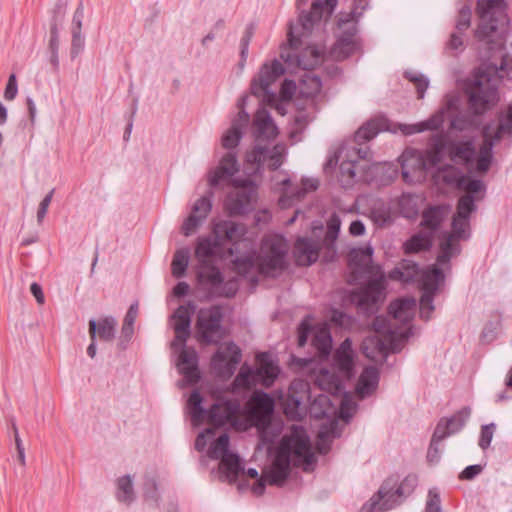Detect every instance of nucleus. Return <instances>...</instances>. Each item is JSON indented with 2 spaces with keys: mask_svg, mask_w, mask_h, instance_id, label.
Returning a JSON list of instances; mask_svg holds the SVG:
<instances>
[{
  "mask_svg": "<svg viewBox=\"0 0 512 512\" xmlns=\"http://www.w3.org/2000/svg\"><path fill=\"white\" fill-rule=\"evenodd\" d=\"M432 245V238L430 234H415L404 245V251L407 254L418 253L423 250H427Z\"/></svg>",
  "mask_w": 512,
  "mask_h": 512,
  "instance_id": "49530a36",
  "label": "nucleus"
},
{
  "mask_svg": "<svg viewBox=\"0 0 512 512\" xmlns=\"http://www.w3.org/2000/svg\"><path fill=\"white\" fill-rule=\"evenodd\" d=\"M84 47V38L81 30L72 29L71 57L75 58Z\"/></svg>",
  "mask_w": 512,
  "mask_h": 512,
  "instance_id": "338daca9",
  "label": "nucleus"
},
{
  "mask_svg": "<svg viewBox=\"0 0 512 512\" xmlns=\"http://www.w3.org/2000/svg\"><path fill=\"white\" fill-rule=\"evenodd\" d=\"M315 455L311 449L309 437L304 428L292 426L289 435L283 437L271 465L263 472L262 477L252 487L253 494L260 496L265 483L280 485L289 475L290 466L311 469Z\"/></svg>",
  "mask_w": 512,
  "mask_h": 512,
  "instance_id": "f03ea898",
  "label": "nucleus"
},
{
  "mask_svg": "<svg viewBox=\"0 0 512 512\" xmlns=\"http://www.w3.org/2000/svg\"><path fill=\"white\" fill-rule=\"evenodd\" d=\"M374 335L366 337L362 342V352L370 360L383 359L391 352L400 351L408 339V329H392L384 317H376L373 321Z\"/></svg>",
  "mask_w": 512,
  "mask_h": 512,
  "instance_id": "0eeeda50",
  "label": "nucleus"
},
{
  "mask_svg": "<svg viewBox=\"0 0 512 512\" xmlns=\"http://www.w3.org/2000/svg\"><path fill=\"white\" fill-rule=\"evenodd\" d=\"M365 10L366 9L362 10L361 7L358 6V0H354L351 12L348 13L345 17H340L338 20V27L341 30L339 36L353 40H359L357 37V22Z\"/></svg>",
  "mask_w": 512,
  "mask_h": 512,
  "instance_id": "f704fd0d",
  "label": "nucleus"
},
{
  "mask_svg": "<svg viewBox=\"0 0 512 512\" xmlns=\"http://www.w3.org/2000/svg\"><path fill=\"white\" fill-rule=\"evenodd\" d=\"M505 134L512 135V103L509 105L507 113L500 117L499 126L494 136H492L489 126L484 127V141L476 162H474L475 149L471 141L447 142L442 136L436 137L434 141L435 145L443 147L444 158L448 156L455 163L464 164L471 172L486 173L491 165L494 144Z\"/></svg>",
  "mask_w": 512,
  "mask_h": 512,
  "instance_id": "7ed1b4c3",
  "label": "nucleus"
},
{
  "mask_svg": "<svg viewBox=\"0 0 512 512\" xmlns=\"http://www.w3.org/2000/svg\"><path fill=\"white\" fill-rule=\"evenodd\" d=\"M356 411L355 402L347 395L343 397L339 408V417L345 421H349Z\"/></svg>",
  "mask_w": 512,
  "mask_h": 512,
  "instance_id": "052dcab7",
  "label": "nucleus"
},
{
  "mask_svg": "<svg viewBox=\"0 0 512 512\" xmlns=\"http://www.w3.org/2000/svg\"><path fill=\"white\" fill-rule=\"evenodd\" d=\"M286 69L284 65L278 60L274 59L270 62H264L259 68L256 75L253 76L250 82L251 96H281L290 97L296 96L297 85L292 79H284L281 83L280 91L277 94L272 90V85L284 75Z\"/></svg>",
  "mask_w": 512,
  "mask_h": 512,
  "instance_id": "6e6552de",
  "label": "nucleus"
},
{
  "mask_svg": "<svg viewBox=\"0 0 512 512\" xmlns=\"http://www.w3.org/2000/svg\"><path fill=\"white\" fill-rule=\"evenodd\" d=\"M116 498L126 505H130L134 502L135 492L130 475H125L117 479Z\"/></svg>",
  "mask_w": 512,
  "mask_h": 512,
  "instance_id": "c03bdc74",
  "label": "nucleus"
},
{
  "mask_svg": "<svg viewBox=\"0 0 512 512\" xmlns=\"http://www.w3.org/2000/svg\"><path fill=\"white\" fill-rule=\"evenodd\" d=\"M330 412V400L325 395H319L311 407V413L316 417L327 416Z\"/></svg>",
  "mask_w": 512,
  "mask_h": 512,
  "instance_id": "4d7b16f0",
  "label": "nucleus"
},
{
  "mask_svg": "<svg viewBox=\"0 0 512 512\" xmlns=\"http://www.w3.org/2000/svg\"><path fill=\"white\" fill-rule=\"evenodd\" d=\"M187 408L193 425L201 424L207 413L202 407V397L198 391H193L189 396Z\"/></svg>",
  "mask_w": 512,
  "mask_h": 512,
  "instance_id": "a18cd8bd",
  "label": "nucleus"
},
{
  "mask_svg": "<svg viewBox=\"0 0 512 512\" xmlns=\"http://www.w3.org/2000/svg\"><path fill=\"white\" fill-rule=\"evenodd\" d=\"M198 281L203 286L216 289L223 282L221 272L214 264L199 265L197 271Z\"/></svg>",
  "mask_w": 512,
  "mask_h": 512,
  "instance_id": "58836bf2",
  "label": "nucleus"
},
{
  "mask_svg": "<svg viewBox=\"0 0 512 512\" xmlns=\"http://www.w3.org/2000/svg\"><path fill=\"white\" fill-rule=\"evenodd\" d=\"M384 282L385 275L377 267L375 278L370 279L365 286L352 293V303L365 314L374 313L385 298Z\"/></svg>",
  "mask_w": 512,
  "mask_h": 512,
  "instance_id": "2eb2a0df",
  "label": "nucleus"
},
{
  "mask_svg": "<svg viewBox=\"0 0 512 512\" xmlns=\"http://www.w3.org/2000/svg\"><path fill=\"white\" fill-rule=\"evenodd\" d=\"M240 410V403L234 399H220L208 412L209 422L216 426L232 423Z\"/></svg>",
  "mask_w": 512,
  "mask_h": 512,
  "instance_id": "c85d7f7f",
  "label": "nucleus"
},
{
  "mask_svg": "<svg viewBox=\"0 0 512 512\" xmlns=\"http://www.w3.org/2000/svg\"><path fill=\"white\" fill-rule=\"evenodd\" d=\"M190 252L188 248L178 249L171 263L172 275L176 278L184 276L189 264Z\"/></svg>",
  "mask_w": 512,
  "mask_h": 512,
  "instance_id": "de8ad7c7",
  "label": "nucleus"
},
{
  "mask_svg": "<svg viewBox=\"0 0 512 512\" xmlns=\"http://www.w3.org/2000/svg\"><path fill=\"white\" fill-rule=\"evenodd\" d=\"M444 160V149L435 145L425 151L408 148L399 157L402 176L405 182H413L423 176L424 172L436 167Z\"/></svg>",
  "mask_w": 512,
  "mask_h": 512,
  "instance_id": "9b49d317",
  "label": "nucleus"
},
{
  "mask_svg": "<svg viewBox=\"0 0 512 512\" xmlns=\"http://www.w3.org/2000/svg\"><path fill=\"white\" fill-rule=\"evenodd\" d=\"M495 430V424L491 423L488 425H484L481 429V435L479 439V446L482 449H486L489 447Z\"/></svg>",
  "mask_w": 512,
  "mask_h": 512,
  "instance_id": "69168bd1",
  "label": "nucleus"
},
{
  "mask_svg": "<svg viewBox=\"0 0 512 512\" xmlns=\"http://www.w3.org/2000/svg\"><path fill=\"white\" fill-rule=\"evenodd\" d=\"M232 254L233 248L224 247L214 234L199 238L195 248V257L199 261V265L214 264L216 259H222Z\"/></svg>",
  "mask_w": 512,
  "mask_h": 512,
  "instance_id": "a878e982",
  "label": "nucleus"
},
{
  "mask_svg": "<svg viewBox=\"0 0 512 512\" xmlns=\"http://www.w3.org/2000/svg\"><path fill=\"white\" fill-rule=\"evenodd\" d=\"M368 216L375 225L380 227L391 222L390 208L382 200L373 201Z\"/></svg>",
  "mask_w": 512,
  "mask_h": 512,
  "instance_id": "79ce46f5",
  "label": "nucleus"
},
{
  "mask_svg": "<svg viewBox=\"0 0 512 512\" xmlns=\"http://www.w3.org/2000/svg\"><path fill=\"white\" fill-rule=\"evenodd\" d=\"M464 175L461 171H459L454 166L448 165L438 171L435 174V178L437 181H443L449 185H457L460 186Z\"/></svg>",
  "mask_w": 512,
  "mask_h": 512,
  "instance_id": "09e8293b",
  "label": "nucleus"
},
{
  "mask_svg": "<svg viewBox=\"0 0 512 512\" xmlns=\"http://www.w3.org/2000/svg\"><path fill=\"white\" fill-rule=\"evenodd\" d=\"M292 98H263V106L274 108L280 115L287 113V105Z\"/></svg>",
  "mask_w": 512,
  "mask_h": 512,
  "instance_id": "680f3d73",
  "label": "nucleus"
},
{
  "mask_svg": "<svg viewBox=\"0 0 512 512\" xmlns=\"http://www.w3.org/2000/svg\"><path fill=\"white\" fill-rule=\"evenodd\" d=\"M461 98H451L448 108H442L432 115L429 119L415 123V124H397L395 131L401 132L404 136H410L426 131L438 130L442 127L446 114L448 117H452L451 108L455 106Z\"/></svg>",
  "mask_w": 512,
  "mask_h": 512,
  "instance_id": "393cba45",
  "label": "nucleus"
},
{
  "mask_svg": "<svg viewBox=\"0 0 512 512\" xmlns=\"http://www.w3.org/2000/svg\"><path fill=\"white\" fill-rule=\"evenodd\" d=\"M403 76L414 84L418 96H424L429 86V79L424 74L409 70Z\"/></svg>",
  "mask_w": 512,
  "mask_h": 512,
  "instance_id": "5fc2aeb1",
  "label": "nucleus"
},
{
  "mask_svg": "<svg viewBox=\"0 0 512 512\" xmlns=\"http://www.w3.org/2000/svg\"><path fill=\"white\" fill-rule=\"evenodd\" d=\"M221 321L220 307L212 306L200 309L196 322L198 339L205 343H216L223 335Z\"/></svg>",
  "mask_w": 512,
  "mask_h": 512,
  "instance_id": "a211bd4d",
  "label": "nucleus"
},
{
  "mask_svg": "<svg viewBox=\"0 0 512 512\" xmlns=\"http://www.w3.org/2000/svg\"><path fill=\"white\" fill-rule=\"evenodd\" d=\"M207 454L211 459L220 460L219 471L229 483L235 482L240 476L244 475L253 479L258 477V471L255 468L244 470L238 454L229 449V436L226 433H222L212 444Z\"/></svg>",
  "mask_w": 512,
  "mask_h": 512,
  "instance_id": "ddd939ff",
  "label": "nucleus"
},
{
  "mask_svg": "<svg viewBox=\"0 0 512 512\" xmlns=\"http://www.w3.org/2000/svg\"><path fill=\"white\" fill-rule=\"evenodd\" d=\"M475 210L474 199L464 195L459 199L457 213L452 221L453 233L449 234L440 244V253L437 257V264L431 269L421 272L420 285L422 296L420 298V316L429 320L434 311L433 296L439 285L444 281V274L441 267L448 265L451 257L459 253V246L456 239H467L469 236V216Z\"/></svg>",
  "mask_w": 512,
  "mask_h": 512,
  "instance_id": "f257e3e1",
  "label": "nucleus"
},
{
  "mask_svg": "<svg viewBox=\"0 0 512 512\" xmlns=\"http://www.w3.org/2000/svg\"><path fill=\"white\" fill-rule=\"evenodd\" d=\"M470 414L471 409L469 407H463L449 420L445 421L448 426V433L454 434L458 432L465 425L466 421L470 417Z\"/></svg>",
  "mask_w": 512,
  "mask_h": 512,
  "instance_id": "864d4df0",
  "label": "nucleus"
},
{
  "mask_svg": "<svg viewBox=\"0 0 512 512\" xmlns=\"http://www.w3.org/2000/svg\"><path fill=\"white\" fill-rule=\"evenodd\" d=\"M334 366L337 372H330L327 369L320 370L316 376V384L331 394L340 393L342 381L350 379L354 368V351L350 339H345L334 354Z\"/></svg>",
  "mask_w": 512,
  "mask_h": 512,
  "instance_id": "1a4fd4ad",
  "label": "nucleus"
},
{
  "mask_svg": "<svg viewBox=\"0 0 512 512\" xmlns=\"http://www.w3.org/2000/svg\"><path fill=\"white\" fill-rule=\"evenodd\" d=\"M289 246L281 235L265 237L256 259L251 256L236 258L232 261L233 269L251 282H257V276L276 277L288 266L287 254Z\"/></svg>",
  "mask_w": 512,
  "mask_h": 512,
  "instance_id": "20e7f679",
  "label": "nucleus"
},
{
  "mask_svg": "<svg viewBox=\"0 0 512 512\" xmlns=\"http://www.w3.org/2000/svg\"><path fill=\"white\" fill-rule=\"evenodd\" d=\"M117 321L114 317H106L97 323V332L100 339L112 341L115 336Z\"/></svg>",
  "mask_w": 512,
  "mask_h": 512,
  "instance_id": "603ef678",
  "label": "nucleus"
},
{
  "mask_svg": "<svg viewBox=\"0 0 512 512\" xmlns=\"http://www.w3.org/2000/svg\"><path fill=\"white\" fill-rule=\"evenodd\" d=\"M309 400L308 384L304 381L293 382L283 404L284 413L293 420L300 419L305 413L306 402Z\"/></svg>",
  "mask_w": 512,
  "mask_h": 512,
  "instance_id": "b1692460",
  "label": "nucleus"
},
{
  "mask_svg": "<svg viewBox=\"0 0 512 512\" xmlns=\"http://www.w3.org/2000/svg\"><path fill=\"white\" fill-rule=\"evenodd\" d=\"M467 111L451 119V127L457 130H466L470 127H478V116L489 110L496 104L497 98H465Z\"/></svg>",
  "mask_w": 512,
  "mask_h": 512,
  "instance_id": "aec40b11",
  "label": "nucleus"
},
{
  "mask_svg": "<svg viewBox=\"0 0 512 512\" xmlns=\"http://www.w3.org/2000/svg\"><path fill=\"white\" fill-rule=\"evenodd\" d=\"M144 498L151 505L158 503V494L156 482L152 478H147L144 483Z\"/></svg>",
  "mask_w": 512,
  "mask_h": 512,
  "instance_id": "0e129e2a",
  "label": "nucleus"
},
{
  "mask_svg": "<svg viewBox=\"0 0 512 512\" xmlns=\"http://www.w3.org/2000/svg\"><path fill=\"white\" fill-rule=\"evenodd\" d=\"M235 154L228 152L220 161L219 166L210 173L209 184L216 186L224 180L230 179L238 171Z\"/></svg>",
  "mask_w": 512,
  "mask_h": 512,
  "instance_id": "72a5a7b5",
  "label": "nucleus"
},
{
  "mask_svg": "<svg viewBox=\"0 0 512 512\" xmlns=\"http://www.w3.org/2000/svg\"><path fill=\"white\" fill-rule=\"evenodd\" d=\"M312 345L322 356L329 355L332 348V337L326 324H322L314 329Z\"/></svg>",
  "mask_w": 512,
  "mask_h": 512,
  "instance_id": "ea45409f",
  "label": "nucleus"
},
{
  "mask_svg": "<svg viewBox=\"0 0 512 512\" xmlns=\"http://www.w3.org/2000/svg\"><path fill=\"white\" fill-rule=\"evenodd\" d=\"M257 368L243 366L234 380L236 388H250L257 384L269 387L279 374V368L269 353H260L256 357Z\"/></svg>",
  "mask_w": 512,
  "mask_h": 512,
  "instance_id": "4468645a",
  "label": "nucleus"
},
{
  "mask_svg": "<svg viewBox=\"0 0 512 512\" xmlns=\"http://www.w3.org/2000/svg\"><path fill=\"white\" fill-rule=\"evenodd\" d=\"M416 301L414 298L398 299L392 302L389 306V313L396 323H401L403 326L392 327V329H408V335L410 336V328L406 325L412 320L415 312ZM388 323L393 326L390 321Z\"/></svg>",
  "mask_w": 512,
  "mask_h": 512,
  "instance_id": "7c9ffc66",
  "label": "nucleus"
},
{
  "mask_svg": "<svg viewBox=\"0 0 512 512\" xmlns=\"http://www.w3.org/2000/svg\"><path fill=\"white\" fill-rule=\"evenodd\" d=\"M417 485L416 476L409 475L399 484L393 478H388L379 489L375 500L378 501L380 512L390 510L399 505L405 497L410 495Z\"/></svg>",
  "mask_w": 512,
  "mask_h": 512,
  "instance_id": "f3484780",
  "label": "nucleus"
},
{
  "mask_svg": "<svg viewBox=\"0 0 512 512\" xmlns=\"http://www.w3.org/2000/svg\"><path fill=\"white\" fill-rule=\"evenodd\" d=\"M254 136L257 144L246 154V162L252 165L254 172H258L264 164L270 169H277L283 163L286 147L283 144H276L272 149L260 145V141H270L277 137L278 128L274 124L269 113L259 109L254 118Z\"/></svg>",
  "mask_w": 512,
  "mask_h": 512,
  "instance_id": "39448f33",
  "label": "nucleus"
},
{
  "mask_svg": "<svg viewBox=\"0 0 512 512\" xmlns=\"http://www.w3.org/2000/svg\"><path fill=\"white\" fill-rule=\"evenodd\" d=\"M373 247L367 244L363 247L352 248L348 255L349 265L356 275L373 272L372 264Z\"/></svg>",
  "mask_w": 512,
  "mask_h": 512,
  "instance_id": "473e14b6",
  "label": "nucleus"
},
{
  "mask_svg": "<svg viewBox=\"0 0 512 512\" xmlns=\"http://www.w3.org/2000/svg\"><path fill=\"white\" fill-rule=\"evenodd\" d=\"M247 233L245 225L233 221L223 220L215 223L213 234L215 238L222 242L226 247V243L231 242L237 244L240 241H246L244 236Z\"/></svg>",
  "mask_w": 512,
  "mask_h": 512,
  "instance_id": "c756f323",
  "label": "nucleus"
},
{
  "mask_svg": "<svg viewBox=\"0 0 512 512\" xmlns=\"http://www.w3.org/2000/svg\"><path fill=\"white\" fill-rule=\"evenodd\" d=\"M233 183L234 188L225 202V207L232 216L246 213L256 193V187L250 180H234Z\"/></svg>",
  "mask_w": 512,
  "mask_h": 512,
  "instance_id": "6ab92c4d",
  "label": "nucleus"
},
{
  "mask_svg": "<svg viewBox=\"0 0 512 512\" xmlns=\"http://www.w3.org/2000/svg\"><path fill=\"white\" fill-rule=\"evenodd\" d=\"M249 114L241 110L231 128L222 137V146L226 149L235 148L242 138L243 129L249 122Z\"/></svg>",
  "mask_w": 512,
  "mask_h": 512,
  "instance_id": "c9c22d12",
  "label": "nucleus"
},
{
  "mask_svg": "<svg viewBox=\"0 0 512 512\" xmlns=\"http://www.w3.org/2000/svg\"><path fill=\"white\" fill-rule=\"evenodd\" d=\"M250 418L254 425L265 428L274 410L273 399L264 392H256L250 401Z\"/></svg>",
  "mask_w": 512,
  "mask_h": 512,
  "instance_id": "bb28decb",
  "label": "nucleus"
},
{
  "mask_svg": "<svg viewBox=\"0 0 512 512\" xmlns=\"http://www.w3.org/2000/svg\"><path fill=\"white\" fill-rule=\"evenodd\" d=\"M379 382V372L373 366L366 367L361 373L356 385V393L360 398L371 395L377 388Z\"/></svg>",
  "mask_w": 512,
  "mask_h": 512,
  "instance_id": "e433bc0d",
  "label": "nucleus"
},
{
  "mask_svg": "<svg viewBox=\"0 0 512 512\" xmlns=\"http://www.w3.org/2000/svg\"><path fill=\"white\" fill-rule=\"evenodd\" d=\"M320 245L310 238H298L294 245L293 255L299 266H310L319 257Z\"/></svg>",
  "mask_w": 512,
  "mask_h": 512,
  "instance_id": "2f4dec72",
  "label": "nucleus"
},
{
  "mask_svg": "<svg viewBox=\"0 0 512 512\" xmlns=\"http://www.w3.org/2000/svg\"><path fill=\"white\" fill-rule=\"evenodd\" d=\"M360 48V40H353L338 36L331 48V55L337 61H343L356 53Z\"/></svg>",
  "mask_w": 512,
  "mask_h": 512,
  "instance_id": "4c0bfd02",
  "label": "nucleus"
},
{
  "mask_svg": "<svg viewBox=\"0 0 512 512\" xmlns=\"http://www.w3.org/2000/svg\"><path fill=\"white\" fill-rule=\"evenodd\" d=\"M212 197L213 193L209 192L194 203L191 214L182 225V232L185 236H190L195 233L207 218L212 209Z\"/></svg>",
  "mask_w": 512,
  "mask_h": 512,
  "instance_id": "cd10ccee",
  "label": "nucleus"
},
{
  "mask_svg": "<svg viewBox=\"0 0 512 512\" xmlns=\"http://www.w3.org/2000/svg\"><path fill=\"white\" fill-rule=\"evenodd\" d=\"M195 310L194 302H188L186 305L179 306L172 315L175 339L171 346L175 350H180L176 365L179 372L190 383H195L199 379L197 353L193 348L185 347L186 339L190 334L191 315Z\"/></svg>",
  "mask_w": 512,
  "mask_h": 512,
  "instance_id": "423d86ee",
  "label": "nucleus"
},
{
  "mask_svg": "<svg viewBox=\"0 0 512 512\" xmlns=\"http://www.w3.org/2000/svg\"><path fill=\"white\" fill-rule=\"evenodd\" d=\"M330 320L343 328H347L352 324L351 317L340 310H332Z\"/></svg>",
  "mask_w": 512,
  "mask_h": 512,
  "instance_id": "774afa93",
  "label": "nucleus"
},
{
  "mask_svg": "<svg viewBox=\"0 0 512 512\" xmlns=\"http://www.w3.org/2000/svg\"><path fill=\"white\" fill-rule=\"evenodd\" d=\"M302 84L306 85L308 87V91L301 90L298 96H317L322 88V81L321 78L312 72H306L302 79Z\"/></svg>",
  "mask_w": 512,
  "mask_h": 512,
  "instance_id": "3c124183",
  "label": "nucleus"
},
{
  "mask_svg": "<svg viewBox=\"0 0 512 512\" xmlns=\"http://www.w3.org/2000/svg\"><path fill=\"white\" fill-rule=\"evenodd\" d=\"M459 188L465 190L467 192V195L471 196L475 200L472 194L482 192L484 190V184L481 180L470 179L464 175Z\"/></svg>",
  "mask_w": 512,
  "mask_h": 512,
  "instance_id": "13d9d810",
  "label": "nucleus"
},
{
  "mask_svg": "<svg viewBox=\"0 0 512 512\" xmlns=\"http://www.w3.org/2000/svg\"><path fill=\"white\" fill-rule=\"evenodd\" d=\"M501 82L496 66L480 65L469 74L457 78L456 87L464 96H497Z\"/></svg>",
  "mask_w": 512,
  "mask_h": 512,
  "instance_id": "9d476101",
  "label": "nucleus"
},
{
  "mask_svg": "<svg viewBox=\"0 0 512 512\" xmlns=\"http://www.w3.org/2000/svg\"><path fill=\"white\" fill-rule=\"evenodd\" d=\"M337 4L338 0H314L309 11H301L297 23L289 26L290 46L298 48L302 43V38L309 37L313 27L322 18L328 19L332 16Z\"/></svg>",
  "mask_w": 512,
  "mask_h": 512,
  "instance_id": "f8f14e48",
  "label": "nucleus"
},
{
  "mask_svg": "<svg viewBox=\"0 0 512 512\" xmlns=\"http://www.w3.org/2000/svg\"><path fill=\"white\" fill-rule=\"evenodd\" d=\"M340 228H341L340 217L336 213H333L327 222L326 239L328 241L334 242L338 236Z\"/></svg>",
  "mask_w": 512,
  "mask_h": 512,
  "instance_id": "e2e57ef3",
  "label": "nucleus"
},
{
  "mask_svg": "<svg viewBox=\"0 0 512 512\" xmlns=\"http://www.w3.org/2000/svg\"><path fill=\"white\" fill-rule=\"evenodd\" d=\"M472 10L469 5H464L458 12L455 27L459 33L466 31L471 25Z\"/></svg>",
  "mask_w": 512,
  "mask_h": 512,
  "instance_id": "6e6d98bb",
  "label": "nucleus"
},
{
  "mask_svg": "<svg viewBox=\"0 0 512 512\" xmlns=\"http://www.w3.org/2000/svg\"><path fill=\"white\" fill-rule=\"evenodd\" d=\"M418 274L419 269L415 262L411 260H403L389 273V278L401 282H410L414 280Z\"/></svg>",
  "mask_w": 512,
  "mask_h": 512,
  "instance_id": "a19ab883",
  "label": "nucleus"
},
{
  "mask_svg": "<svg viewBox=\"0 0 512 512\" xmlns=\"http://www.w3.org/2000/svg\"><path fill=\"white\" fill-rule=\"evenodd\" d=\"M220 434L217 438L215 437V431L212 428H207L205 431L201 432L195 441V448L198 451H203L208 443H210V446L221 436ZM211 447H209L210 449Z\"/></svg>",
  "mask_w": 512,
  "mask_h": 512,
  "instance_id": "bf43d9fd",
  "label": "nucleus"
},
{
  "mask_svg": "<svg viewBox=\"0 0 512 512\" xmlns=\"http://www.w3.org/2000/svg\"><path fill=\"white\" fill-rule=\"evenodd\" d=\"M366 156V148L342 147L338 152L329 157L324 164V170L327 172L329 169H332L338 160L342 159L338 180L344 188H349L356 179L357 160L364 159Z\"/></svg>",
  "mask_w": 512,
  "mask_h": 512,
  "instance_id": "dca6fc26",
  "label": "nucleus"
},
{
  "mask_svg": "<svg viewBox=\"0 0 512 512\" xmlns=\"http://www.w3.org/2000/svg\"><path fill=\"white\" fill-rule=\"evenodd\" d=\"M386 126V121L382 119H375L367 122L365 125L360 127L355 133V139L357 142H365L373 139L378 135Z\"/></svg>",
  "mask_w": 512,
  "mask_h": 512,
  "instance_id": "37998d69",
  "label": "nucleus"
},
{
  "mask_svg": "<svg viewBox=\"0 0 512 512\" xmlns=\"http://www.w3.org/2000/svg\"><path fill=\"white\" fill-rule=\"evenodd\" d=\"M444 208L431 207L422 214L421 225L431 230L436 229L443 220Z\"/></svg>",
  "mask_w": 512,
  "mask_h": 512,
  "instance_id": "8fccbe9b",
  "label": "nucleus"
},
{
  "mask_svg": "<svg viewBox=\"0 0 512 512\" xmlns=\"http://www.w3.org/2000/svg\"><path fill=\"white\" fill-rule=\"evenodd\" d=\"M319 180L313 177H304L301 180V188L292 187L290 179L286 176L274 178V185H282V196L279 198V205L282 209L292 206L293 200H301L307 193L316 191L319 187Z\"/></svg>",
  "mask_w": 512,
  "mask_h": 512,
  "instance_id": "412c9836",
  "label": "nucleus"
},
{
  "mask_svg": "<svg viewBox=\"0 0 512 512\" xmlns=\"http://www.w3.org/2000/svg\"><path fill=\"white\" fill-rule=\"evenodd\" d=\"M503 4V0H486L485 3H478L480 23L474 32L479 41L490 42L491 37L498 31L495 9Z\"/></svg>",
  "mask_w": 512,
  "mask_h": 512,
  "instance_id": "4be33fe9",
  "label": "nucleus"
},
{
  "mask_svg": "<svg viewBox=\"0 0 512 512\" xmlns=\"http://www.w3.org/2000/svg\"><path fill=\"white\" fill-rule=\"evenodd\" d=\"M241 360V350L234 343H225L219 347L212 358V367L223 378L230 377Z\"/></svg>",
  "mask_w": 512,
  "mask_h": 512,
  "instance_id": "5701e85b",
  "label": "nucleus"
}]
</instances>
